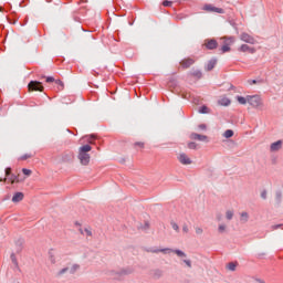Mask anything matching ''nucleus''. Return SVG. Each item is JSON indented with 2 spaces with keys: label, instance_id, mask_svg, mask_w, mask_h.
Listing matches in <instances>:
<instances>
[{
  "label": "nucleus",
  "instance_id": "nucleus-1",
  "mask_svg": "<svg viewBox=\"0 0 283 283\" xmlns=\"http://www.w3.org/2000/svg\"><path fill=\"white\" fill-rule=\"evenodd\" d=\"M88 151H92V146L90 145H84L82 147L78 148V160L81 163V165L87 166L90 165V154H87Z\"/></svg>",
  "mask_w": 283,
  "mask_h": 283
},
{
  "label": "nucleus",
  "instance_id": "nucleus-2",
  "mask_svg": "<svg viewBox=\"0 0 283 283\" xmlns=\"http://www.w3.org/2000/svg\"><path fill=\"white\" fill-rule=\"evenodd\" d=\"M80 269H81V265L74 263V264H71L66 268L59 270L55 275H56V277H64V275H67V273L70 275H74V273H76Z\"/></svg>",
  "mask_w": 283,
  "mask_h": 283
},
{
  "label": "nucleus",
  "instance_id": "nucleus-3",
  "mask_svg": "<svg viewBox=\"0 0 283 283\" xmlns=\"http://www.w3.org/2000/svg\"><path fill=\"white\" fill-rule=\"evenodd\" d=\"M248 104L254 109H262L264 102L260 95H248Z\"/></svg>",
  "mask_w": 283,
  "mask_h": 283
},
{
  "label": "nucleus",
  "instance_id": "nucleus-4",
  "mask_svg": "<svg viewBox=\"0 0 283 283\" xmlns=\"http://www.w3.org/2000/svg\"><path fill=\"white\" fill-rule=\"evenodd\" d=\"M222 42V46H221V53L226 54V52H231V45H233V43H235V39L234 38H222L221 39Z\"/></svg>",
  "mask_w": 283,
  "mask_h": 283
},
{
  "label": "nucleus",
  "instance_id": "nucleus-5",
  "mask_svg": "<svg viewBox=\"0 0 283 283\" xmlns=\"http://www.w3.org/2000/svg\"><path fill=\"white\" fill-rule=\"evenodd\" d=\"M151 253H176L178 258H187V254L181 250H171L169 248L161 249V250H151Z\"/></svg>",
  "mask_w": 283,
  "mask_h": 283
},
{
  "label": "nucleus",
  "instance_id": "nucleus-6",
  "mask_svg": "<svg viewBox=\"0 0 283 283\" xmlns=\"http://www.w3.org/2000/svg\"><path fill=\"white\" fill-rule=\"evenodd\" d=\"M240 40L243 41V43H249V45H255V43H258L255 38L247 32L240 34Z\"/></svg>",
  "mask_w": 283,
  "mask_h": 283
},
{
  "label": "nucleus",
  "instance_id": "nucleus-7",
  "mask_svg": "<svg viewBox=\"0 0 283 283\" xmlns=\"http://www.w3.org/2000/svg\"><path fill=\"white\" fill-rule=\"evenodd\" d=\"M29 92H43L41 82L31 81L28 85Z\"/></svg>",
  "mask_w": 283,
  "mask_h": 283
},
{
  "label": "nucleus",
  "instance_id": "nucleus-8",
  "mask_svg": "<svg viewBox=\"0 0 283 283\" xmlns=\"http://www.w3.org/2000/svg\"><path fill=\"white\" fill-rule=\"evenodd\" d=\"M190 138L192 140H200L201 143H209V137H207V135H200L198 133H192Z\"/></svg>",
  "mask_w": 283,
  "mask_h": 283
},
{
  "label": "nucleus",
  "instance_id": "nucleus-9",
  "mask_svg": "<svg viewBox=\"0 0 283 283\" xmlns=\"http://www.w3.org/2000/svg\"><path fill=\"white\" fill-rule=\"evenodd\" d=\"M177 158L181 165H191L192 163L191 158H189L185 153H180Z\"/></svg>",
  "mask_w": 283,
  "mask_h": 283
},
{
  "label": "nucleus",
  "instance_id": "nucleus-10",
  "mask_svg": "<svg viewBox=\"0 0 283 283\" xmlns=\"http://www.w3.org/2000/svg\"><path fill=\"white\" fill-rule=\"evenodd\" d=\"M239 52H248L249 54H255V48L249 46V44H242L239 49Z\"/></svg>",
  "mask_w": 283,
  "mask_h": 283
},
{
  "label": "nucleus",
  "instance_id": "nucleus-11",
  "mask_svg": "<svg viewBox=\"0 0 283 283\" xmlns=\"http://www.w3.org/2000/svg\"><path fill=\"white\" fill-rule=\"evenodd\" d=\"M193 63H196V60H193L191 57H187L180 62V65H181V67H184V70H187V69H189L190 65H193Z\"/></svg>",
  "mask_w": 283,
  "mask_h": 283
},
{
  "label": "nucleus",
  "instance_id": "nucleus-12",
  "mask_svg": "<svg viewBox=\"0 0 283 283\" xmlns=\"http://www.w3.org/2000/svg\"><path fill=\"white\" fill-rule=\"evenodd\" d=\"M49 262H51V264H56V262H59V253L54 250L49 252Z\"/></svg>",
  "mask_w": 283,
  "mask_h": 283
},
{
  "label": "nucleus",
  "instance_id": "nucleus-13",
  "mask_svg": "<svg viewBox=\"0 0 283 283\" xmlns=\"http://www.w3.org/2000/svg\"><path fill=\"white\" fill-rule=\"evenodd\" d=\"M207 50H216V48H218V41L216 40H206L205 43Z\"/></svg>",
  "mask_w": 283,
  "mask_h": 283
},
{
  "label": "nucleus",
  "instance_id": "nucleus-14",
  "mask_svg": "<svg viewBox=\"0 0 283 283\" xmlns=\"http://www.w3.org/2000/svg\"><path fill=\"white\" fill-rule=\"evenodd\" d=\"M219 105H221L222 107H229V105H231V99H229V97L227 96H222L219 101H218Z\"/></svg>",
  "mask_w": 283,
  "mask_h": 283
},
{
  "label": "nucleus",
  "instance_id": "nucleus-15",
  "mask_svg": "<svg viewBox=\"0 0 283 283\" xmlns=\"http://www.w3.org/2000/svg\"><path fill=\"white\" fill-rule=\"evenodd\" d=\"M282 147V140H277L271 144L270 151H280Z\"/></svg>",
  "mask_w": 283,
  "mask_h": 283
},
{
  "label": "nucleus",
  "instance_id": "nucleus-16",
  "mask_svg": "<svg viewBox=\"0 0 283 283\" xmlns=\"http://www.w3.org/2000/svg\"><path fill=\"white\" fill-rule=\"evenodd\" d=\"M205 10H207L208 12H218V14H222V12H224V10L212 7L211 4L206 6Z\"/></svg>",
  "mask_w": 283,
  "mask_h": 283
},
{
  "label": "nucleus",
  "instance_id": "nucleus-17",
  "mask_svg": "<svg viewBox=\"0 0 283 283\" xmlns=\"http://www.w3.org/2000/svg\"><path fill=\"white\" fill-rule=\"evenodd\" d=\"M23 200V192H15L12 197V202H21Z\"/></svg>",
  "mask_w": 283,
  "mask_h": 283
},
{
  "label": "nucleus",
  "instance_id": "nucleus-18",
  "mask_svg": "<svg viewBox=\"0 0 283 283\" xmlns=\"http://www.w3.org/2000/svg\"><path fill=\"white\" fill-rule=\"evenodd\" d=\"M216 63H218L216 60L209 61L208 64L206 65V70L208 72H211V70H213L216 67Z\"/></svg>",
  "mask_w": 283,
  "mask_h": 283
},
{
  "label": "nucleus",
  "instance_id": "nucleus-19",
  "mask_svg": "<svg viewBox=\"0 0 283 283\" xmlns=\"http://www.w3.org/2000/svg\"><path fill=\"white\" fill-rule=\"evenodd\" d=\"M237 101L240 105H247V103H249V95L245 97L237 96Z\"/></svg>",
  "mask_w": 283,
  "mask_h": 283
},
{
  "label": "nucleus",
  "instance_id": "nucleus-20",
  "mask_svg": "<svg viewBox=\"0 0 283 283\" xmlns=\"http://www.w3.org/2000/svg\"><path fill=\"white\" fill-rule=\"evenodd\" d=\"M240 220L241 222H244V223L249 222V212H241Z\"/></svg>",
  "mask_w": 283,
  "mask_h": 283
},
{
  "label": "nucleus",
  "instance_id": "nucleus-21",
  "mask_svg": "<svg viewBox=\"0 0 283 283\" xmlns=\"http://www.w3.org/2000/svg\"><path fill=\"white\" fill-rule=\"evenodd\" d=\"M209 112H211V111L207 106H201L199 108V114H209Z\"/></svg>",
  "mask_w": 283,
  "mask_h": 283
},
{
  "label": "nucleus",
  "instance_id": "nucleus-22",
  "mask_svg": "<svg viewBox=\"0 0 283 283\" xmlns=\"http://www.w3.org/2000/svg\"><path fill=\"white\" fill-rule=\"evenodd\" d=\"M233 216H234L233 210H228V211L226 212V218H227V220H233Z\"/></svg>",
  "mask_w": 283,
  "mask_h": 283
},
{
  "label": "nucleus",
  "instance_id": "nucleus-23",
  "mask_svg": "<svg viewBox=\"0 0 283 283\" xmlns=\"http://www.w3.org/2000/svg\"><path fill=\"white\" fill-rule=\"evenodd\" d=\"M223 136H224V138H232V136H233V130H231V129L226 130L224 134H223Z\"/></svg>",
  "mask_w": 283,
  "mask_h": 283
},
{
  "label": "nucleus",
  "instance_id": "nucleus-24",
  "mask_svg": "<svg viewBox=\"0 0 283 283\" xmlns=\"http://www.w3.org/2000/svg\"><path fill=\"white\" fill-rule=\"evenodd\" d=\"M188 149H198V144H196L195 142L188 143Z\"/></svg>",
  "mask_w": 283,
  "mask_h": 283
},
{
  "label": "nucleus",
  "instance_id": "nucleus-25",
  "mask_svg": "<svg viewBox=\"0 0 283 283\" xmlns=\"http://www.w3.org/2000/svg\"><path fill=\"white\" fill-rule=\"evenodd\" d=\"M82 233H83V235H86L87 238H91V235H92V230H90V229H84V231H82Z\"/></svg>",
  "mask_w": 283,
  "mask_h": 283
},
{
  "label": "nucleus",
  "instance_id": "nucleus-26",
  "mask_svg": "<svg viewBox=\"0 0 283 283\" xmlns=\"http://www.w3.org/2000/svg\"><path fill=\"white\" fill-rule=\"evenodd\" d=\"M28 158H32V154H25L19 158V160H28Z\"/></svg>",
  "mask_w": 283,
  "mask_h": 283
},
{
  "label": "nucleus",
  "instance_id": "nucleus-27",
  "mask_svg": "<svg viewBox=\"0 0 283 283\" xmlns=\"http://www.w3.org/2000/svg\"><path fill=\"white\" fill-rule=\"evenodd\" d=\"M22 174H24V176H32V170L23 168Z\"/></svg>",
  "mask_w": 283,
  "mask_h": 283
},
{
  "label": "nucleus",
  "instance_id": "nucleus-28",
  "mask_svg": "<svg viewBox=\"0 0 283 283\" xmlns=\"http://www.w3.org/2000/svg\"><path fill=\"white\" fill-rule=\"evenodd\" d=\"M218 229H219V233H224L227 231V226L220 224Z\"/></svg>",
  "mask_w": 283,
  "mask_h": 283
},
{
  "label": "nucleus",
  "instance_id": "nucleus-29",
  "mask_svg": "<svg viewBox=\"0 0 283 283\" xmlns=\"http://www.w3.org/2000/svg\"><path fill=\"white\" fill-rule=\"evenodd\" d=\"M191 74L192 76H197V78H200L202 76V73L200 71H195Z\"/></svg>",
  "mask_w": 283,
  "mask_h": 283
},
{
  "label": "nucleus",
  "instance_id": "nucleus-30",
  "mask_svg": "<svg viewBox=\"0 0 283 283\" xmlns=\"http://www.w3.org/2000/svg\"><path fill=\"white\" fill-rule=\"evenodd\" d=\"M171 227H172V229H174V231H180V228L178 227V223H176V222H171Z\"/></svg>",
  "mask_w": 283,
  "mask_h": 283
},
{
  "label": "nucleus",
  "instance_id": "nucleus-31",
  "mask_svg": "<svg viewBox=\"0 0 283 283\" xmlns=\"http://www.w3.org/2000/svg\"><path fill=\"white\" fill-rule=\"evenodd\" d=\"M195 231H196L197 235H202V233H203V230H202V228H200V227H197V228L195 229Z\"/></svg>",
  "mask_w": 283,
  "mask_h": 283
},
{
  "label": "nucleus",
  "instance_id": "nucleus-32",
  "mask_svg": "<svg viewBox=\"0 0 283 283\" xmlns=\"http://www.w3.org/2000/svg\"><path fill=\"white\" fill-rule=\"evenodd\" d=\"M235 266H237L235 263H229L228 264V270L229 271H235Z\"/></svg>",
  "mask_w": 283,
  "mask_h": 283
},
{
  "label": "nucleus",
  "instance_id": "nucleus-33",
  "mask_svg": "<svg viewBox=\"0 0 283 283\" xmlns=\"http://www.w3.org/2000/svg\"><path fill=\"white\" fill-rule=\"evenodd\" d=\"M135 147H139L140 149H143L145 147V143L137 142V143H135Z\"/></svg>",
  "mask_w": 283,
  "mask_h": 283
},
{
  "label": "nucleus",
  "instance_id": "nucleus-34",
  "mask_svg": "<svg viewBox=\"0 0 283 283\" xmlns=\"http://www.w3.org/2000/svg\"><path fill=\"white\" fill-rule=\"evenodd\" d=\"M171 1H168V0H165L164 2H163V6L165 7V8H169L170 6H171Z\"/></svg>",
  "mask_w": 283,
  "mask_h": 283
},
{
  "label": "nucleus",
  "instance_id": "nucleus-35",
  "mask_svg": "<svg viewBox=\"0 0 283 283\" xmlns=\"http://www.w3.org/2000/svg\"><path fill=\"white\" fill-rule=\"evenodd\" d=\"M55 83H56V85L60 86V90H63L64 84H63V82L61 80L55 81Z\"/></svg>",
  "mask_w": 283,
  "mask_h": 283
},
{
  "label": "nucleus",
  "instance_id": "nucleus-36",
  "mask_svg": "<svg viewBox=\"0 0 283 283\" xmlns=\"http://www.w3.org/2000/svg\"><path fill=\"white\" fill-rule=\"evenodd\" d=\"M182 231H184V233H189V226L188 224H184L182 226Z\"/></svg>",
  "mask_w": 283,
  "mask_h": 283
},
{
  "label": "nucleus",
  "instance_id": "nucleus-37",
  "mask_svg": "<svg viewBox=\"0 0 283 283\" xmlns=\"http://www.w3.org/2000/svg\"><path fill=\"white\" fill-rule=\"evenodd\" d=\"M184 262H185V264H186L189 269H191V261H190V260H184Z\"/></svg>",
  "mask_w": 283,
  "mask_h": 283
},
{
  "label": "nucleus",
  "instance_id": "nucleus-38",
  "mask_svg": "<svg viewBox=\"0 0 283 283\" xmlns=\"http://www.w3.org/2000/svg\"><path fill=\"white\" fill-rule=\"evenodd\" d=\"M46 83H54V77L52 76L46 77Z\"/></svg>",
  "mask_w": 283,
  "mask_h": 283
},
{
  "label": "nucleus",
  "instance_id": "nucleus-39",
  "mask_svg": "<svg viewBox=\"0 0 283 283\" xmlns=\"http://www.w3.org/2000/svg\"><path fill=\"white\" fill-rule=\"evenodd\" d=\"M261 198H262L263 200H266V191H265V190H263V191L261 192Z\"/></svg>",
  "mask_w": 283,
  "mask_h": 283
},
{
  "label": "nucleus",
  "instance_id": "nucleus-40",
  "mask_svg": "<svg viewBox=\"0 0 283 283\" xmlns=\"http://www.w3.org/2000/svg\"><path fill=\"white\" fill-rule=\"evenodd\" d=\"M11 260L13 264H17V256L14 255V253L11 254Z\"/></svg>",
  "mask_w": 283,
  "mask_h": 283
},
{
  "label": "nucleus",
  "instance_id": "nucleus-41",
  "mask_svg": "<svg viewBox=\"0 0 283 283\" xmlns=\"http://www.w3.org/2000/svg\"><path fill=\"white\" fill-rule=\"evenodd\" d=\"M10 174H12V168H7L6 169V176H10Z\"/></svg>",
  "mask_w": 283,
  "mask_h": 283
},
{
  "label": "nucleus",
  "instance_id": "nucleus-42",
  "mask_svg": "<svg viewBox=\"0 0 283 283\" xmlns=\"http://www.w3.org/2000/svg\"><path fill=\"white\" fill-rule=\"evenodd\" d=\"M248 83H249L250 85H255V83H258V81H255V80H249Z\"/></svg>",
  "mask_w": 283,
  "mask_h": 283
},
{
  "label": "nucleus",
  "instance_id": "nucleus-43",
  "mask_svg": "<svg viewBox=\"0 0 283 283\" xmlns=\"http://www.w3.org/2000/svg\"><path fill=\"white\" fill-rule=\"evenodd\" d=\"M17 182V177H11V184L14 185Z\"/></svg>",
  "mask_w": 283,
  "mask_h": 283
},
{
  "label": "nucleus",
  "instance_id": "nucleus-44",
  "mask_svg": "<svg viewBox=\"0 0 283 283\" xmlns=\"http://www.w3.org/2000/svg\"><path fill=\"white\" fill-rule=\"evenodd\" d=\"M199 127H200V129H207L206 125H200Z\"/></svg>",
  "mask_w": 283,
  "mask_h": 283
},
{
  "label": "nucleus",
  "instance_id": "nucleus-45",
  "mask_svg": "<svg viewBox=\"0 0 283 283\" xmlns=\"http://www.w3.org/2000/svg\"><path fill=\"white\" fill-rule=\"evenodd\" d=\"M280 227H282V224L273 226V229H280Z\"/></svg>",
  "mask_w": 283,
  "mask_h": 283
},
{
  "label": "nucleus",
  "instance_id": "nucleus-46",
  "mask_svg": "<svg viewBox=\"0 0 283 283\" xmlns=\"http://www.w3.org/2000/svg\"><path fill=\"white\" fill-rule=\"evenodd\" d=\"M0 12H3V8L2 7H0Z\"/></svg>",
  "mask_w": 283,
  "mask_h": 283
},
{
  "label": "nucleus",
  "instance_id": "nucleus-47",
  "mask_svg": "<svg viewBox=\"0 0 283 283\" xmlns=\"http://www.w3.org/2000/svg\"><path fill=\"white\" fill-rule=\"evenodd\" d=\"M0 182H3V179H2V178H0Z\"/></svg>",
  "mask_w": 283,
  "mask_h": 283
}]
</instances>
